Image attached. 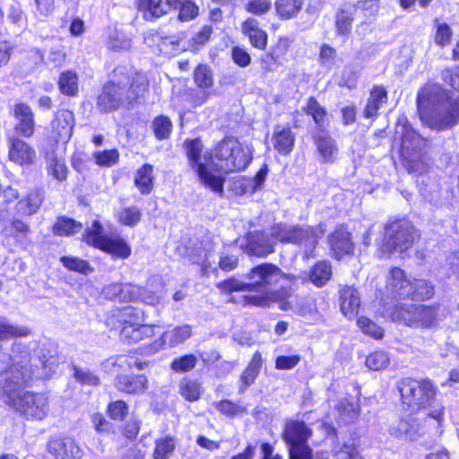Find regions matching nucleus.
I'll return each instance as SVG.
<instances>
[{"label":"nucleus","instance_id":"obj_1","mask_svg":"<svg viewBox=\"0 0 459 459\" xmlns=\"http://www.w3.org/2000/svg\"><path fill=\"white\" fill-rule=\"evenodd\" d=\"M417 111L422 124L432 130L444 131L459 122V100L434 82H428L417 94Z\"/></svg>","mask_w":459,"mask_h":459},{"label":"nucleus","instance_id":"obj_2","mask_svg":"<svg viewBox=\"0 0 459 459\" xmlns=\"http://www.w3.org/2000/svg\"><path fill=\"white\" fill-rule=\"evenodd\" d=\"M124 68L115 70L116 81L107 83L98 97L97 106L102 112H110L120 107H129L143 98L148 90L149 81L143 73H124Z\"/></svg>","mask_w":459,"mask_h":459},{"label":"nucleus","instance_id":"obj_3","mask_svg":"<svg viewBox=\"0 0 459 459\" xmlns=\"http://www.w3.org/2000/svg\"><path fill=\"white\" fill-rule=\"evenodd\" d=\"M402 402L412 411L424 410L428 418L435 420L439 428L444 421L445 406L437 402L436 388L428 379L404 378L400 382Z\"/></svg>","mask_w":459,"mask_h":459},{"label":"nucleus","instance_id":"obj_4","mask_svg":"<svg viewBox=\"0 0 459 459\" xmlns=\"http://www.w3.org/2000/svg\"><path fill=\"white\" fill-rule=\"evenodd\" d=\"M271 232L279 242L298 246L304 259H310L315 256V250L325 233V227L323 223L315 226L278 223L272 226Z\"/></svg>","mask_w":459,"mask_h":459},{"label":"nucleus","instance_id":"obj_5","mask_svg":"<svg viewBox=\"0 0 459 459\" xmlns=\"http://www.w3.org/2000/svg\"><path fill=\"white\" fill-rule=\"evenodd\" d=\"M24 385H9L0 387L3 401L27 419L42 420L48 411V398L23 389Z\"/></svg>","mask_w":459,"mask_h":459},{"label":"nucleus","instance_id":"obj_6","mask_svg":"<svg viewBox=\"0 0 459 459\" xmlns=\"http://www.w3.org/2000/svg\"><path fill=\"white\" fill-rule=\"evenodd\" d=\"M212 168L225 173L239 172L247 168L253 159L249 146L243 145L234 137H226L210 156Z\"/></svg>","mask_w":459,"mask_h":459},{"label":"nucleus","instance_id":"obj_7","mask_svg":"<svg viewBox=\"0 0 459 459\" xmlns=\"http://www.w3.org/2000/svg\"><path fill=\"white\" fill-rule=\"evenodd\" d=\"M185 148L191 168L196 173L200 183L215 194L222 196L224 194L225 178L214 171L212 163L203 154V144L199 139L186 142Z\"/></svg>","mask_w":459,"mask_h":459},{"label":"nucleus","instance_id":"obj_8","mask_svg":"<svg viewBox=\"0 0 459 459\" xmlns=\"http://www.w3.org/2000/svg\"><path fill=\"white\" fill-rule=\"evenodd\" d=\"M30 348L28 345L15 342L12 345L10 368L0 373V387L9 385H25L32 377L33 367H38L34 362L30 365L31 360Z\"/></svg>","mask_w":459,"mask_h":459},{"label":"nucleus","instance_id":"obj_9","mask_svg":"<svg viewBox=\"0 0 459 459\" xmlns=\"http://www.w3.org/2000/svg\"><path fill=\"white\" fill-rule=\"evenodd\" d=\"M418 237L413 225L406 220H395L385 227L384 238L379 252L382 255L394 252L403 253L414 243Z\"/></svg>","mask_w":459,"mask_h":459},{"label":"nucleus","instance_id":"obj_10","mask_svg":"<svg viewBox=\"0 0 459 459\" xmlns=\"http://www.w3.org/2000/svg\"><path fill=\"white\" fill-rule=\"evenodd\" d=\"M426 139L412 129H406L402 139L401 152L410 173L423 174L428 171L429 162L425 155Z\"/></svg>","mask_w":459,"mask_h":459},{"label":"nucleus","instance_id":"obj_11","mask_svg":"<svg viewBox=\"0 0 459 459\" xmlns=\"http://www.w3.org/2000/svg\"><path fill=\"white\" fill-rule=\"evenodd\" d=\"M426 139L412 129H406L402 139L401 152L410 173L423 174L428 171L429 162L425 155Z\"/></svg>","mask_w":459,"mask_h":459},{"label":"nucleus","instance_id":"obj_12","mask_svg":"<svg viewBox=\"0 0 459 459\" xmlns=\"http://www.w3.org/2000/svg\"><path fill=\"white\" fill-rule=\"evenodd\" d=\"M394 321L414 328L435 327L440 318L439 307L426 305L397 306L392 313Z\"/></svg>","mask_w":459,"mask_h":459},{"label":"nucleus","instance_id":"obj_13","mask_svg":"<svg viewBox=\"0 0 459 459\" xmlns=\"http://www.w3.org/2000/svg\"><path fill=\"white\" fill-rule=\"evenodd\" d=\"M103 228L99 221H94L91 226L87 229L83 237L84 241L94 247L100 248L113 256L127 258L131 254V248L126 241L119 238H108L102 234Z\"/></svg>","mask_w":459,"mask_h":459},{"label":"nucleus","instance_id":"obj_14","mask_svg":"<svg viewBox=\"0 0 459 459\" xmlns=\"http://www.w3.org/2000/svg\"><path fill=\"white\" fill-rule=\"evenodd\" d=\"M283 276L282 271L273 264H261L253 267L247 274L250 280L251 291H266Z\"/></svg>","mask_w":459,"mask_h":459},{"label":"nucleus","instance_id":"obj_15","mask_svg":"<svg viewBox=\"0 0 459 459\" xmlns=\"http://www.w3.org/2000/svg\"><path fill=\"white\" fill-rule=\"evenodd\" d=\"M411 282L412 280L407 277L403 270L394 267L386 278V295L395 299H407L411 290Z\"/></svg>","mask_w":459,"mask_h":459},{"label":"nucleus","instance_id":"obj_16","mask_svg":"<svg viewBox=\"0 0 459 459\" xmlns=\"http://www.w3.org/2000/svg\"><path fill=\"white\" fill-rule=\"evenodd\" d=\"M9 160L20 166H30L35 163L37 153L35 149L24 140L17 136L8 138Z\"/></svg>","mask_w":459,"mask_h":459},{"label":"nucleus","instance_id":"obj_17","mask_svg":"<svg viewBox=\"0 0 459 459\" xmlns=\"http://www.w3.org/2000/svg\"><path fill=\"white\" fill-rule=\"evenodd\" d=\"M74 124V114L71 111L58 110L51 123L50 138L56 143H67L72 136Z\"/></svg>","mask_w":459,"mask_h":459},{"label":"nucleus","instance_id":"obj_18","mask_svg":"<svg viewBox=\"0 0 459 459\" xmlns=\"http://www.w3.org/2000/svg\"><path fill=\"white\" fill-rule=\"evenodd\" d=\"M327 241L333 255L341 259L344 255L352 254L354 244L351 233L343 226H338L328 235Z\"/></svg>","mask_w":459,"mask_h":459},{"label":"nucleus","instance_id":"obj_19","mask_svg":"<svg viewBox=\"0 0 459 459\" xmlns=\"http://www.w3.org/2000/svg\"><path fill=\"white\" fill-rule=\"evenodd\" d=\"M13 111L17 120L14 126L15 132L23 137H31L34 134L35 129V119L31 108L21 102L13 106Z\"/></svg>","mask_w":459,"mask_h":459},{"label":"nucleus","instance_id":"obj_20","mask_svg":"<svg viewBox=\"0 0 459 459\" xmlns=\"http://www.w3.org/2000/svg\"><path fill=\"white\" fill-rule=\"evenodd\" d=\"M49 452L57 459H82L83 451L71 437L56 438L48 443Z\"/></svg>","mask_w":459,"mask_h":459},{"label":"nucleus","instance_id":"obj_21","mask_svg":"<svg viewBox=\"0 0 459 459\" xmlns=\"http://www.w3.org/2000/svg\"><path fill=\"white\" fill-rule=\"evenodd\" d=\"M34 352L41 364L42 376L49 377L58 365L56 346L54 343L35 342Z\"/></svg>","mask_w":459,"mask_h":459},{"label":"nucleus","instance_id":"obj_22","mask_svg":"<svg viewBox=\"0 0 459 459\" xmlns=\"http://www.w3.org/2000/svg\"><path fill=\"white\" fill-rule=\"evenodd\" d=\"M279 242L275 238L263 232H254L248 235L247 252L255 256H264L274 251V245Z\"/></svg>","mask_w":459,"mask_h":459},{"label":"nucleus","instance_id":"obj_23","mask_svg":"<svg viewBox=\"0 0 459 459\" xmlns=\"http://www.w3.org/2000/svg\"><path fill=\"white\" fill-rule=\"evenodd\" d=\"M313 140L319 154V162L333 163L339 153L335 140L325 132L315 134Z\"/></svg>","mask_w":459,"mask_h":459},{"label":"nucleus","instance_id":"obj_24","mask_svg":"<svg viewBox=\"0 0 459 459\" xmlns=\"http://www.w3.org/2000/svg\"><path fill=\"white\" fill-rule=\"evenodd\" d=\"M312 430L302 421H290L283 432L284 440L290 446L305 445L311 437Z\"/></svg>","mask_w":459,"mask_h":459},{"label":"nucleus","instance_id":"obj_25","mask_svg":"<svg viewBox=\"0 0 459 459\" xmlns=\"http://www.w3.org/2000/svg\"><path fill=\"white\" fill-rule=\"evenodd\" d=\"M340 303L342 314L351 319L359 311L360 296L357 289L352 286H344L340 290Z\"/></svg>","mask_w":459,"mask_h":459},{"label":"nucleus","instance_id":"obj_26","mask_svg":"<svg viewBox=\"0 0 459 459\" xmlns=\"http://www.w3.org/2000/svg\"><path fill=\"white\" fill-rule=\"evenodd\" d=\"M115 385L118 391L137 394L145 392L148 388V379L143 375H121L117 377Z\"/></svg>","mask_w":459,"mask_h":459},{"label":"nucleus","instance_id":"obj_27","mask_svg":"<svg viewBox=\"0 0 459 459\" xmlns=\"http://www.w3.org/2000/svg\"><path fill=\"white\" fill-rule=\"evenodd\" d=\"M295 137L290 128L277 126L273 132V143L275 150L282 155L289 154L294 146Z\"/></svg>","mask_w":459,"mask_h":459},{"label":"nucleus","instance_id":"obj_28","mask_svg":"<svg viewBox=\"0 0 459 459\" xmlns=\"http://www.w3.org/2000/svg\"><path fill=\"white\" fill-rule=\"evenodd\" d=\"M267 168H262L253 178H238L234 181V191L237 195L254 193L264 184L267 176Z\"/></svg>","mask_w":459,"mask_h":459},{"label":"nucleus","instance_id":"obj_29","mask_svg":"<svg viewBox=\"0 0 459 459\" xmlns=\"http://www.w3.org/2000/svg\"><path fill=\"white\" fill-rule=\"evenodd\" d=\"M153 334V327L147 325H124L120 331L121 339L128 343H134L143 340L145 337H151Z\"/></svg>","mask_w":459,"mask_h":459},{"label":"nucleus","instance_id":"obj_30","mask_svg":"<svg viewBox=\"0 0 459 459\" xmlns=\"http://www.w3.org/2000/svg\"><path fill=\"white\" fill-rule=\"evenodd\" d=\"M142 316L143 313L141 310L133 307H125L117 310V313L108 318V324L112 325L114 327L136 325L140 323Z\"/></svg>","mask_w":459,"mask_h":459},{"label":"nucleus","instance_id":"obj_31","mask_svg":"<svg viewBox=\"0 0 459 459\" xmlns=\"http://www.w3.org/2000/svg\"><path fill=\"white\" fill-rule=\"evenodd\" d=\"M356 8L352 4L342 5L335 15V28L338 35L346 36L351 31Z\"/></svg>","mask_w":459,"mask_h":459},{"label":"nucleus","instance_id":"obj_32","mask_svg":"<svg viewBox=\"0 0 459 459\" xmlns=\"http://www.w3.org/2000/svg\"><path fill=\"white\" fill-rule=\"evenodd\" d=\"M138 9L145 20L159 18L168 13L169 6L162 0H138Z\"/></svg>","mask_w":459,"mask_h":459},{"label":"nucleus","instance_id":"obj_33","mask_svg":"<svg viewBox=\"0 0 459 459\" xmlns=\"http://www.w3.org/2000/svg\"><path fill=\"white\" fill-rule=\"evenodd\" d=\"M387 101V91L383 86L376 85L370 91L364 116L368 118L377 116L380 107Z\"/></svg>","mask_w":459,"mask_h":459},{"label":"nucleus","instance_id":"obj_34","mask_svg":"<svg viewBox=\"0 0 459 459\" xmlns=\"http://www.w3.org/2000/svg\"><path fill=\"white\" fill-rule=\"evenodd\" d=\"M243 32L249 38L250 43L259 49H264L267 45V34L258 28L255 19L247 20L242 26Z\"/></svg>","mask_w":459,"mask_h":459},{"label":"nucleus","instance_id":"obj_35","mask_svg":"<svg viewBox=\"0 0 459 459\" xmlns=\"http://www.w3.org/2000/svg\"><path fill=\"white\" fill-rule=\"evenodd\" d=\"M294 297L289 288H281L276 290H267L266 298H268V307L272 303H278L281 310L288 311L293 309Z\"/></svg>","mask_w":459,"mask_h":459},{"label":"nucleus","instance_id":"obj_36","mask_svg":"<svg viewBox=\"0 0 459 459\" xmlns=\"http://www.w3.org/2000/svg\"><path fill=\"white\" fill-rule=\"evenodd\" d=\"M192 335V327L189 325L176 326L170 330L166 331L162 336V342L170 347H176Z\"/></svg>","mask_w":459,"mask_h":459},{"label":"nucleus","instance_id":"obj_37","mask_svg":"<svg viewBox=\"0 0 459 459\" xmlns=\"http://www.w3.org/2000/svg\"><path fill=\"white\" fill-rule=\"evenodd\" d=\"M153 168L150 164H144L135 173L134 184L143 195L149 194L153 187Z\"/></svg>","mask_w":459,"mask_h":459},{"label":"nucleus","instance_id":"obj_38","mask_svg":"<svg viewBox=\"0 0 459 459\" xmlns=\"http://www.w3.org/2000/svg\"><path fill=\"white\" fill-rule=\"evenodd\" d=\"M274 5L278 16L282 20H289L299 13L303 0H276Z\"/></svg>","mask_w":459,"mask_h":459},{"label":"nucleus","instance_id":"obj_39","mask_svg":"<svg viewBox=\"0 0 459 459\" xmlns=\"http://www.w3.org/2000/svg\"><path fill=\"white\" fill-rule=\"evenodd\" d=\"M42 200L39 191H32L25 198L18 202L16 205L17 212L23 215L34 214L41 205Z\"/></svg>","mask_w":459,"mask_h":459},{"label":"nucleus","instance_id":"obj_40","mask_svg":"<svg viewBox=\"0 0 459 459\" xmlns=\"http://www.w3.org/2000/svg\"><path fill=\"white\" fill-rule=\"evenodd\" d=\"M134 362V357L122 354L106 359L103 362V368L108 373H116L120 370L126 371L132 368Z\"/></svg>","mask_w":459,"mask_h":459},{"label":"nucleus","instance_id":"obj_41","mask_svg":"<svg viewBox=\"0 0 459 459\" xmlns=\"http://www.w3.org/2000/svg\"><path fill=\"white\" fill-rule=\"evenodd\" d=\"M332 276V266L326 261L317 263L309 273V279L316 286L325 285Z\"/></svg>","mask_w":459,"mask_h":459},{"label":"nucleus","instance_id":"obj_42","mask_svg":"<svg viewBox=\"0 0 459 459\" xmlns=\"http://www.w3.org/2000/svg\"><path fill=\"white\" fill-rule=\"evenodd\" d=\"M434 294V287L428 281L413 279L411 282V290L408 299L413 300H424L430 299Z\"/></svg>","mask_w":459,"mask_h":459},{"label":"nucleus","instance_id":"obj_43","mask_svg":"<svg viewBox=\"0 0 459 459\" xmlns=\"http://www.w3.org/2000/svg\"><path fill=\"white\" fill-rule=\"evenodd\" d=\"M391 434L400 438L413 440L419 435V429L411 420L403 419L391 428Z\"/></svg>","mask_w":459,"mask_h":459},{"label":"nucleus","instance_id":"obj_44","mask_svg":"<svg viewBox=\"0 0 459 459\" xmlns=\"http://www.w3.org/2000/svg\"><path fill=\"white\" fill-rule=\"evenodd\" d=\"M177 446L176 439L172 437L159 438L155 442L153 459H169Z\"/></svg>","mask_w":459,"mask_h":459},{"label":"nucleus","instance_id":"obj_45","mask_svg":"<svg viewBox=\"0 0 459 459\" xmlns=\"http://www.w3.org/2000/svg\"><path fill=\"white\" fill-rule=\"evenodd\" d=\"M107 46L115 52L126 51L131 48L132 40L123 32L114 30L108 36Z\"/></svg>","mask_w":459,"mask_h":459},{"label":"nucleus","instance_id":"obj_46","mask_svg":"<svg viewBox=\"0 0 459 459\" xmlns=\"http://www.w3.org/2000/svg\"><path fill=\"white\" fill-rule=\"evenodd\" d=\"M59 89L62 93L74 96L78 91V77L72 71L63 72L59 78Z\"/></svg>","mask_w":459,"mask_h":459},{"label":"nucleus","instance_id":"obj_47","mask_svg":"<svg viewBox=\"0 0 459 459\" xmlns=\"http://www.w3.org/2000/svg\"><path fill=\"white\" fill-rule=\"evenodd\" d=\"M82 229V225L72 219L59 218L54 225L53 231L56 235L70 236L79 232Z\"/></svg>","mask_w":459,"mask_h":459},{"label":"nucleus","instance_id":"obj_48","mask_svg":"<svg viewBox=\"0 0 459 459\" xmlns=\"http://www.w3.org/2000/svg\"><path fill=\"white\" fill-rule=\"evenodd\" d=\"M48 172L59 181L66 178L67 168L62 158L51 153L48 156Z\"/></svg>","mask_w":459,"mask_h":459},{"label":"nucleus","instance_id":"obj_49","mask_svg":"<svg viewBox=\"0 0 459 459\" xmlns=\"http://www.w3.org/2000/svg\"><path fill=\"white\" fill-rule=\"evenodd\" d=\"M337 410L342 417L343 422H351L355 420L359 415V406L356 403H351L349 400H341L337 405Z\"/></svg>","mask_w":459,"mask_h":459},{"label":"nucleus","instance_id":"obj_50","mask_svg":"<svg viewBox=\"0 0 459 459\" xmlns=\"http://www.w3.org/2000/svg\"><path fill=\"white\" fill-rule=\"evenodd\" d=\"M152 129L158 140L168 139L172 131V123L169 117L160 116L153 120Z\"/></svg>","mask_w":459,"mask_h":459},{"label":"nucleus","instance_id":"obj_51","mask_svg":"<svg viewBox=\"0 0 459 459\" xmlns=\"http://www.w3.org/2000/svg\"><path fill=\"white\" fill-rule=\"evenodd\" d=\"M194 80L199 88L208 89L213 85L212 73L211 69L204 65H200L195 68Z\"/></svg>","mask_w":459,"mask_h":459},{"label":"nucleus","instance_id":"obj_52","mask_svg":"<svg viewBox=\"0 0 459 459\" xmlns=\"http://www.w3.org/2000/svg\"><path fill=\"white\" fill-rule=\"evenodd\" d=\"M61 262L65 268L82 274H89L93 272V268L87 261L78 257L63 256Z\"/></svg>","mask_w":459,"mask_h":459},{"label":"nucleus","instance_id":"obj_53","mask_svg":"<svg viewBox=\"0 0 459 459\" xmlns=\"http://www.w3.org/2000/svg\"><path fill=\"white\" fill-rule=\"evenodd\" d=\"M93 158L97 165L101 167H111L116 165L119 160V152L117 149L95 152Z\"/></svg>","mask_w":459,"mask_h":459},{"label":"nucleus","instance_id":"obj_54","mask_svg":"<svg viewBox=\"0 0 459 459\" xmlns=\"http://www.w3.org/2000/svg\"><path fill=\"white\" fill-rule=\"evenodd\" d=\"M389 356L383 351L370 353L366 359V366L371 370H381L389 364Z\"/></svg>","mask_w":459,"mask_h":459},{"label":"nucleus","instance_id":"obj_55","mask_svg":"<svg viewBox=\"0 0 459 459\" xmlns=\"http://www.w3.org/2000/svg\"><path fill=\"white\" fill-rule=\"evenodd\" d=\"M180 394L187 401H196L201 394L200 385L195 381L184 379L180 383Z\"/></svg>","mask_w":459,"mask_h":459},{"label":"nucleus","instance_id":"obj_56","mask_svg":"<svg viewBox=\"0 0 459 459\" xmlns=\"http://www.w3.org/2000/svg\"><path fill=\"white\" fill-rule=\"evenodd\" d=\"M141 215L142 213L137 207H126L117 213V220L126 226H134L140 221Z\"/></svg>","mask_w":459,"mask_h":459},{"label":"nucleus","instance_id":"obj_57","mask_svg":"<svg viewBox=\"0 0 459 459\" xmlns=\"http://www.w3.org/2000/svg\"><path fill=\"white\" fill-rule=\"evenodd\" d=\"M217 288L224 292L251 291L249 282H245L236 278H230L217 283Z\"/></svg>","mask_w":459,"mask_h":459},{"label":"nucleus","instance_id":"obj_58","mask_svg":"<svg viewBox=\"0 0 459 459\" xmlns=\"http://www.w3.org/2000/svg\"><path fill=\"white\" fill-rule=\"evenodd\" d=\"M12 232L8 233L7 228L3 229L2 233L7 236H13L17 241L23 242L30 233V226L21 220H14L12 224Z\"/></svg>","mask_w":459,"mask_h":459},{"label":"nucleus","instance_id":"obj_59","mask_svg":"<svg viewBox=\"0 0 459 459\" xmlns=\"http://www.w3.org/2000/svg\"><path fill=\"white\" fill-rule=\"evenodd\" d=\"M357 325L365 334L375 339H381L383 337V329L368 317H359L357 321Z\"/></svg>","mask_w":459,"mask_h":459},{"label":"nucleus","instance_id":"obj_60","mask_svg":"<svg viewBox=\"0 0 459 459\" xmlns=\"http://www.w3.org/2000/svg\"><path fill=\"white\" fill-rule=\"evenodd\" d=\"M291 310L305 318H313L316 314L313 303L298 297H294L293 309Z\"/></svg>","mask_w":459,"mask_h":459},{"label":"nucleus","instance_id":"obj_61","mask_svg":"<svg viewBox=\"0 0 459 459\" xmlns=\"http://www.w3.org/2000/svg\"><path fill=\"white\" fill-rule=\"evenodd\" d=\"M197 362V358L193 355H185L176 358L171 362V368L176 372H187L192 370Z\"/></svg>","mask_w":459,"mask_h":459},{"label":"nucleus","instance_id":"obj_62","mask_svg":"<svg viewBox=\"0 0 459 459\" xmlns=\"http://www.w3.org/2000/svg\"><path fill=\"white\" fill-rule=\"evenodd\" d=\"M74 377L82 385H99L100 384L99 377L88 369L74 367Z\"/></svg>","mask_w":459,"mask_h":459},{"label":"nucleus","instance_id":"obj_63","mask_svg":"<svg viewBox=\"0 0 459 459\" xmlns=\"http://www.w3.org/2000/svg\"><path fill=\"white\" fill-rule=\"evenodd\" d=\"M452 38V30L445 22L436 24L435 43L440 47L448 45Z\"/></svg>","mask_w":459,"mask_h":459},{"label":"nucleus","instance_id":"obj_64","mask_svg":"<svg viewBox=\"0 0 459 459\" xmlns=\"http://www.w3.org/2000/svg\"><path fill=\"white\" fill-rule=\"evenodd\" d=\"M141 291H142V288L137 285H134V284H130V283L122 284L121 293H120V301H124V302L135 301V300L139 299Z\"/></svg>","mask_w":459,"mask_h":459}]
</instances>
